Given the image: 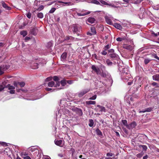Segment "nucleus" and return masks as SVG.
<instances>
[{
  "mask_svg": "<svg viewBox=\"0 0 159 159\" xmlns=\"http://www.w3.org/2000/svg\"><path fill=\"white\" fill-rule=\"evenodd\" d=\"M122 71L123 73V76L124 77V78L127 80H129L131 81L128 82V85H131L133 83V82L132 81V78L131 77L129 72L127 70V69L124 68L123 69Z\"/></svg>",
  "mask_w": 159,
  "mask_h": 159,
  "instance_id": "f257e3e1",
  "label": "nucleus"
},
{
  "mask_svg": "<svg viewBox=\"0 0 159 159\" xmlns=\"http://www.w3.org/2000/svg\"><path fill=\"white\" fill-rule=\"evenodd\" d=\"M72 31L74 33H76L78 35H79L81 32V27L78 25H74L72 26Z\"/></svg>",
  "mask_w": 159,
  "mask_h": 159,
  "instance_id": "f03ea898",
  "label": "nucleus"
},
{
  "mask_svg": "<svg viewBox=\"0 0 159 159\" xmlns=\"http://www.w3.org/2000/svg\"><path fill=\"white\" fill-rule=\"evenodd\" d=\"M10 66L8 65H2L0 66V75L4 73V71L9 68Z\"/></svg>",
  "mask_w": 159,
  "mask_h": 159,
  "instance_id": "7ed1b4c3",
  "label": "nucleus"
},
{
  "mask_svg": "<svg viewBox=\"0 0 159 159\" xmlns=\"http://www.w3.org/2000/svg\"><path fill=\"white\" fill-rule=\"evenodd\" d=\"M60 83V82H56V84H55L54 82L52 81L48 83V86L49 87H57L59 86Z\"/></svg>",
  "mask_w": 159,
  "mask_h": 159,
  "instance_id": "20e7f679",
  "label": "nucleus"
},
{
  "mask_svg": "<svg viewBox=\"0 0 159 159\" xmlns=\"http://www.w3.org/2000/svg\"><path fill=\"white\" fill-rule=\"evenodd\" d=\"M140 11H141L139 14V16L140 18L142 19L145 17L146 16V13L143 7H141L140 8Z\"/></svg>",
  "mask_w": 159,
  "mask_h": 159,
  "instance_id": "39448f33",
  "label": "nucleus"
},
{
  "mask_svg": "<svg viewBox=\"0 0 159 159\" xmlns=\"http://www.w3.org/2000/svg\"><path fill=\"white\" fill-rule=\"evenodd\" d=\"M97 107H97L95 109L97 111H99L102 112H106V109L105 107L99 105H97Z\"/></svg>",
  "mask_w": 159,
  "mask_h": 159,
  "instance_id": "423d86ee",
  "label": "nucleus"
},
{
  "mask_svg": "<svg viewBox=\"0 0 159 159\" xmlns=\"http://www.w3.org/2000/svg\"><path fill=\"white\" fill-rule=\"evenodd\" d=\"M89 90L88 89H84L80 91L78 93V96L79 97H82L84 95L89 92Z\"/></svg>",
  "mask_w": 159,
  "mask_h": 159,
  "instance_id": "0eeeda50",
  "label": "nucleus"
},
{
  "mask_svg": "<svg viewBox=\"0 0 159 159\" xmlns=\"http://www.w3.org/2000/svg\"><path fill=\"white\" fill-rule=\"evenodd\" d=\"M91 68L97 74L99 75L101 74L100 70L98 67L94 65H93Z\"/></svg>",
  "mask_w": 159,
  "mask_h": 159,
  "instance_id": "6e6552de",
  "label": "nucleus"
},
{
  "mask_svg": "<svg viewBox=\"0 0 159 159\" xmlns=\"http://www.w3.org/2000/svg\"><path fill=\"white\" fill-rule=\"evenodd\" d=\"M25 84L24 82H18L14 83V85L16 87H18V85H20L21 87H22L24 86Z\"/></svg>",
  "mask_w": 159,
  "mask_h": 159,
  "instance_id": "1a4fd4ad",
  "label": "nucleus"
},
{
  "mask_svg": "<svg viewBox=\"0 0 159 159\" xmlns=\"http://www.w3.org/2000/svg\"><path fill=\"white\" fill-rule=\"evenodd\" d=\"M153 107H150L146 108L142 111H139V113L143 112L144 113L146 112H150L153 109Z\"/></svg>",
  "mask_w": 159,
  "mask_h": 159,
  "instance_id": "9d476101",
  "label": "nucleus"
},
{
  "mask_svg": "<svg viewBox=\"0 0 159 159\" xmlns=\"http://www.w3.org/2000/svg\"><path fill=\"white\" fill-rule=\"evenodd\" d=\"M74 110L76 113L79 116L82 115L83 112L81 109L76 107L75 108Z\"/></svg>",
  "mask_w": 159,
  "mask_h": 159,
  "instance_id": "9b49d317",
  "label": "nucleus"
},
{
  "mask_svg": "<svg viewBox=\"0 0 159 159\" xmlns=\"http://www.w3.org/2000/svg\"><path fill=\"white\" fill-rule=\"evenodd\" d=\"M136 125V123L135 122L133 121L131 123L129 124L128 126V129H131L134 128Z\"/></svg>",
  "mask_w": 159,
  "mask_h": 159,
  "instance_id": "f8f14e48",
  "label": "nucleus"
},
{
  "mask_svg": "<svg viewBox=\"0 0 159 159\" xmlns=\"http://www.w3.org/2000/svg\"><path fill=\"white\" fill-rule=\"evenodd\" d=\"M105 19L106 22L108 24L111 25L112 24V22L111 19L110 17L106 16L105 17Z\"/></svg>",
  "mask_w": 159,
  "mask_h": 159,
  "instance_id": "ddd939ff",
  "label": "nucleus"
},
{
  "mask_svg": "<svg viewBox=\"0 0 159 159\" xmlns=\"http://www.w3.org/2000/svg\"><path fill=\"white\" fill-rule=\"evenodd\" d=\"M67 57V53L66 52H64L61 55V61H65L66 60Z\"/></svg>",
  "mask_w": 159,
  "mask_h": 159,
  "instance_id": "4468645a",
  "label": "nucleus"
},
{
  "mask_svg": "<svg viewBox=\"0 0 159 159\" xmlns=\"http://www.w3.org/2000/svg\"><path fill=\"white\" fill-rule=\"evenodd\" d=\"M87 22L93 24L95 22L96 20L93 17H89L88 19Z\"/></svg>",
  "mask_w": 159,
  "mask_h": 159,
  "instance_id": "2eb2a0df",
  "label": "nucleus"
},
{
  "mask_svg": "<svg viewBox=\"0 0 159 159\" xmlns=\"http://www.w3.org/2000/svg\"><path fill=\"white\" fill-rule=\"evenodd\" d=\"M152 79L154 80L159 82V74H157L153 75Z\"/></svg>",
  "mask_w": 159,
  "mask_h": 159,
  "instance_id": "dca6fc26",
  "label": "nucleus"
},
{
  "mask_svg": "<svg viewBox=\"0 0 159 159\" xmlns=\"http://www.w3.org/2000/svg\"><path fill=\"white\" fill-rule=\"evenodd\" d=\"M91 33H90L89 32H88L87 34L89 35L90 34V35H92L93 34H96V32L95 29L94 27H92L91 28Z\"/></svg>",
  "mask_w": 159,
  "mask_h": 159,
  "instance_id": "f3484780",
  "label": "nucleus"
},
{
  "mask_svg": "<svg viewBox=\"0 0 159 159\" xmlns=\"http://www.w3.org/2000/svg\"><path fill=\"white\" fill-rule=\"evenodd\" d=\"M113 26L116 29L119 30L122 29V27L121 25L117 23H115L113 24Z\"/></svg>",
  "mask_w": 159,
  "mask_h": 159,
  "instance_id": "a211bd4d",
  "label": "nucleus"
},
{
  "mask_svg": "<svg viewBox=\"0 0 159 159\" xmlns=\"http://www.w3.org/2000/svg\"><path fill=\"white\" fill-rule=\"evenodd\" d=\"M123 47L124 48L130 51L132 50L133 49V47L130 45L125 44L124 45Z\"/></svg>",
  "mask_w": 159,
  "mask_h": 159,
  "instance_id": "6ab92c4d",
  "label": "nucleus"
},
{
  "mask_svg": "<svg viewBox=\"0 0 159 159\" xmlns=\"http://www.w3.org/2000/svg\"><path fill=\"white\" fill-rule=\"evenodd\" d=\"M58 3H62L65 4L67 6L71 5L72 4L70 2H64L62 1H58L57 2L55 3V5H58Z\"/></svg>",
  "mask_w": 159,
  "mask_h": 159,
  "instance_id": "aec40b11",
  "label": "nucleus"
},
{
  "mask_svg": "<svg viewBox=\"0 0 159 159\" xmlns=\"http://www.w3.org/2000/svg\"><path fill=\"white\" fill-rule=\"evenodd\" d=\"M38 31V29L36 28H33L31 30V33L34 35H36Z\"/></svg>",
  "mask_w": 159,
  "mask_h": 159,
  "instance_id": "412c9836",
  "label": "nucleus"
},
{
  "mask_svg": "<svg viewBox=\"0 0 159 159\" xmlns=\"http://www.w3.org/2000/svg\"><path fill=\"white\" fill-rule=\"evenodd\" d=\"M2 4L3 7L6 9L8 10H10L11 9V8L8 6L7 5L3 2H2Z\"/></svg>",
  "mask_w": 159,
  "mask_h": 159,
  "instance_id": "4be33fe9",
  "label": "nucleus"
},
{
  "mask_svg": "<svg viewBox=\"0 0 159 159\" xmlns=\"http://www.w3.org/2000/svg\"><path fill=\"white\" fill-rule=\"evenodd\" d=\"M62 142V141L61 140L56 141L55 140L54 141L55 143V144L60 146H61Z\"/></svg>",
  "mask_w": 159,
  "mask_h": 159,
  "instance_id": "5701e85b",
  "label": "nucleus"
},
{
  "mask_svg": "<svg viewBox=\"0 0 159 159\" xmlns=\"http://www.w3.org/2000/svg\"><path fill=\"white\" fill-rule=\"evenodd\" d=\"M90 13V11H88L87 13H80L79 12H77V15L79 16H84L86 15H88Z\"/></svg>",
  "mask_w": 159,
  "mask_h": 159,
  "instance_id": "b1692460",
  "label": "nucleus"
},
{
  "mask_svg": "<svg viewBox=\"0 0 159 159\" xmlns=\"http://www.w3.org/2000/svg\"><path fill=\"white\" fill-rule=\"evenodd\" d=\"M110 56L112 58H118V56L117 54L113 53L110 54Z\"/></svg>",
  "mask_w": 159,
  "mask_h": 159,
  "instance_id": "393cba45",
  "label": "nucleus"
},
{
  "mask_svg": "<svg viewBox=\"0 0 159 159\" xmlns=\"http://www.w3.org/2000/svg\"><path fill=\"white\" fill-rule=\"evenodd\" d=\"M151 84L155 88H159V84L158 83L153 82Z\"/></svg>",
  "mask_w": 159,
  "mask_h": 159,
  "instance_id": "a878e982",
  "label": "nucleus"
},
{
  "mask_svg": "<svg viewBox=\"0 0 159 159\" xmlns=\"http://www.w3.org/2000/svg\"><path fill=\"white\" fill-rule=\"evenodd\" d=\"M96 132L97 135L101 137L102 135V133L101 131L98 129H96Z\"/></svg>",
  "mask_w": 159,
  "mask_h": 159,
  "instance_id": "bb28decb",
  "label": "nucleus"
},
{
  "mask_svg": "<svg viewBox=\"0 0 159 159\" xmlns=\"http://www.w3.org/2000/svg\"><path fill=\"white\" fill-rule=\"evenodd\" d=\"M86 103L88 105L95 104L96 103V102L95 101H86Z\"/></svg>",
  "mask_w": 159,
  "mask_h": 159,
  "instance_id": "cd10ccee",
  "label": "nucleus"
},
{
  "mask_svg": "<svg viewBox=\"0 0 159 159\" xmlns=\"http://www.w3.org/2000/svg\"><path fill=\"white\" fill-rule=\"evenodd\" d=\"M122 123L128 129V126L129 125H128L127 122L126 120H122Z\"/></svg>",
  "mask_w": 159,
  "mask_h": 159,
  "instance_id": "c85d7f7f",
  "label": "nucleus"
},
{
  "mask_svg": "<svg viewBox=\"0 0 159 159\" xmlns=\"http://www.w3.org/2000/svg\"><path fill=\"white\" fill-rule=\"evenodd\" d=\"M74 39V38H73L72 37L69 36H67L65 37V40H72Z\"/></svg>",
  "mask_w": 159,
  "mask_h": 159,
  "instance_id": "c756f323",
  "label": "nucleus"
},
{
  "mask_svg": "<svg viewBox=\"0 0 159 159\" xmlns=\"http://www.w3.org/2000/svg\"><path fill=\"white\" fill-rule=\"evenodd\" d=\"M31 68L33 69H35L38 68V63H35L31 66Z\"/></svg>",
  "mask_w": 159,
  "mask_h": 159,
  "instance_id": "7c9ffc66",
  "label": "nucleus"
},
{
  "mask_svg": "<svg viewBox=\"0 0 159 159\" xmlns=\"http://www.w3.org/2000/svg\"><path fill=\"white\" fill-rule=\"evenodd\" d=\"M94 124L93 121L92 119H90L89 120V125L90 127H92L93 126Z\"/></svg>",
  "mask_w": 159,
  "mask_h": 159,
  "instance_id": "2f4dec72",
  "label": "nucleus"
},
{
  "mask_svg": "<svg viewBox=\"0 0 159 159\" xmlns=\"http://www.w3.org/2000/svg\"><path fill=\"white\" fill-rule=\"evenodd\" d=\"M3 53H2L0 55V62H2L5 59V57L3 56Z\"/></svg>",
  "mask_w": 159,
  "mask_h": 159,
  "instance_id": "473e14b6",
  "label": "nucleus"
},
{
  "mask_svg": "<svg viewBox=\"0 0 159 159\" xmlns=\"http://www.w3.org/2000/svg\"><path fill=\"white\" fill-rule=\"evenodd\" d=\"M107 5H108L109 6V7H110L114 8L117 7L116 6H115V5H114V4H112L111 3H108V4H107Z\"/></svg>",
  "mask_w": 159,
  "mask_h": 159,
  "instance_id": "72a5a7b5",
  "label": "nucleus"
},
{
  "mask_svg": "<svg viewBox=\"0 0 159 159\" xmlns=\"http://www.w3.org/2000/svg\"><path fill=\"white\" fill-rule=\"evenodd\" d=\"M20 34L22 35L23 37H25L27 34V32L23 30L20 32Z\"/></svg>",
  "mask_w": 159,
  "mask_h": 159,
  "instance_id": "f704fd0d",
  "label": "nucleus"
},
{
  "mask_svg": "<svg viewBox=\"0 0 159 159\" xmlns=\"http://www.w3.org/2000/svg\"><path fill=\"white\" fill-rule=\"evenodd\" d=\"M98 84L99 86L100 87V88L104 87L105 85L104 83H103V82H102L101 81H100Z\"/></svg>",
  "mask_w": 159,
  "mask_h": 159,
  "instance_id": "c9c22d12",
  "label": "nucleus"
},
{
  "mask_svg": "<svg viewBox=\"0 0 159 159\" xmlns=\"http://www.w3.org/2000/svg\"><path fill=\"white\" fill-rule=\"evenodd\" d=\"M106 63L108 66H111L112 65V62L109 60L107 59L106 61Z\"/></svg>",
  "mask_w": 159,
  "mask_h": 159,
  "instance_id": "e433bc0d",
  "label": "nucleus"
},
{
  "mask_svg": "<svg viewBox=\"0 0 159 159\" xmlns=\"http://www.w3.org/2000/svg\"><path fill=\"white\" fill-rule=\"evenodd\" d=\"M43 14L41 12L37 14V16L40 18H42L43 17Z\"/></svg>",
  "mask_w": 159,
  "mask_h": 159,
  "instance_id": "4c0bfd02",
  "label": "nucleus"
},
{
  "mask_svg": "<svg viewBox=\"0 0 159 159\" xmlns=\"http://www.w3.org/2000/svg\"><path fill=\"white\" fill-rule=\"evenodd\" d=\"M66 81L65 80H62L61 81L60 83L61 85L62 86H64L66 85Z\"/></svg>",
  "mask_w": 159,
  "mask_h": 159,
  "instance_id": "58836bf2",
  "label": "nucleus"
},
{
  "mask_svg": "<svg viewBox=\"0 0 159 159\" xmlns=\"http://www.w3.org/2000/svg\"><path fill=\"white\" fill-rule=\"evenodd\" d=\"M92 2L93 3L97 5H98L100 4V2L97 0H92Z\"/></svg>",
  "mask_w": 159,
  "mask_h": 159,
  "instance_id": "ea45409f",
  "label": "nucleus"
},
{
  "mask_svg": "<svg viewBox=\"0 0 159 159\" xmlns=\"http://www.w3.org/2000/svg\"><path fill=\"white\" fill-rule=\"evenodd\" d=\"M141 146L142 147L143 150V151H146L147 149V147L146 146L144 145H141Z\"/></svg>",
  "mask_w": 159,
  "mask_h": 159,
  "instance_id": "a19ab883",
  "label": "nucleus"
},
{
  "mask_svg": "<svg viewBox=\"0 0 159 159\" xmlns=\"http://www.w3.org/2000/svg\"><path fill=\"white\" fill-rule=\"evenodd\" d=\"M52 43L50 42H48V43L47 45V47L48 48H50L51 47H52Z\"/></svg>",
  "mask_w": 159,
  "mask_h": 159,
  "instance_id": "79ce46f5",
  "label": "nucleus"
},
{
  "mask_svg": "<svg viewBox=\"0 0 159 159\" xmlns=\"http://www.w3.org/2000/svg\"><path fill=\"white\" fill-rule=\"evenodd\" d=\"M153 8L154 10H159V5H157L156 6H153Z\"/></svg>",
  "mask_w": 159,
  "mask_h": 159,
  "instance_id": "37998d69",
  "label": "nucleus"
},
{
  "mask_svg": "<svg viewBox=\"0 0 159 159\" xmlns=\"http://www.w3.org/2000/svg\"><path fill=\"white\" fill-rule=\"evenodd\" d=\"M58 79H59L58 78L57 76H54V77L53 78V80L55 81V82H56L55 84H56V82H59L58 81Z\"/></svg>",
  "mask_w": 159,
  "mask_h": 159,
  "instance_id": "c03bdc74",
  "label": "nucleus"
},
{
  "mask_svg": "<svg viewBox=\"0 0 159 159\" xmlns=\"http://www.w3.org/2000/svg\"><path fill=\"white\" fill-rule=\"evenodd\" d=\"M143 152H141L137 155V157L139 158L141 157L143 155Z\"/></svg>",
  "mask_w": 159,
  "mask_h": 159,
  "instance_id": "a18cd8bd",
  "label": "nucleus"
},
{
  "mask_svg": "<svg viewBox=\"0 0 159 159\" xmlns=\"http://www.w3.org/2000/svg\"><path fill=\"white\" fill-rule=\"evenodd\" d=\"M97 98V95H95L92 97H90L89 99L90 100H95Z\"/></svg>",
  "mask_w": 159,
  "mask_h": 159,
  "instance_id": "49530a36",
  "label": "nucleus"
},
{
  "mask_svg": "<svg viewBox=\"0 0 159 159\" xmlns=\"http://www.w3.org/2000/svg\"><path fill=\"white\" fill-rule=\"evenodd\" d=\"M61 110H59L58 111V113H56V116H59V117H61Z\"/></svg>",
  "mask_w": 159,
  "mask_h": 159,
  "instance_id": "de8ad7c7",
  "label": "nucleus"
},
{
  "mask_svg": "<svg viewBox=\"0 0 159 159\" xmlns=\"http://www.w3.org/2000/svg\"><path fill=\"white\" fill-rule=\"evenodd\" d=\"M110 47V45L109 44H107L105 46L104 49L105 50H107Z\"/></svg>",
  "mask_w": 159,
  "mask_h": 159,
  "instance_id": "09e8293b",
  "label": "nucleus"
},
{
  "mask_svg": "<svg viewBox=\"0 0 159 159\" xmlns=\"http://www.w3.org/2000/svg\"><path fill=\"white\" fill-rule=\"evenodd\" d=\"M56 10V8H52L51 10L49 11V13H53Z\"/></svg>",
  "mask_w": 159,
  "mask_h": 159,
  "instance_id": "8fccbe9b",
  "label": "nucleus"
},
{
  "mask_svg": "<svg viewBox=\"0 0 159 159\" xmlns=\"http://www.w3.org/2000/svg\"><path fill=\"white\" fill-rule=\"evenodd\" d=\"M114 155V154L111 152H108L107 154V157H112Z\"/></svg>",
  "mask_w": 159,
  "mask_h": 159,
  "instance_id": "3c124183",
  "label": "nucleus"
},
{
  "mask_svg": "<svg viewBox=\"0 0 159 159\" xmlns=\"http://www.w3.org/2000/svg\"><path fill=\"white\" fill-rule=\"evenodd\" d=\"M123 39V38L120 37H118L116 39V40L118 42L122 41Z\"/></svg>",
  "mask_w": 159,
  "mask_h": 159,
  "instance_id": "603ef678",
  "label": "nucleus"
},
{
  "mask_svg": "<svg viewBox=\"0 0 159 159\" xmlns=\"http://www.w3.org/2000/svg\"><path fill=\"white\" fill-rule=\"evenodd\" d=\"M150 60L148 59H145L144 60V63L145 64H147L148 63L150 62Z\"/></svg>",
  "mask_w": 159,
  "mask_h": 159,
  "instance_id": "864d4df0",
  "label": "nucleus"
},
{
  "mask_svg": "<svg viewBox=\"0 0 159 159\" xmlns=\"http://www.w3.org/2000/svg\"><path fill=\"white\" fill-rule=\"evenodd\" d=\"M26 15L28 18L30 19L31 18V14L30 12L27 13L26 14Z\"/></svg>",
  "mask_w": 159,
  "mask_h": 159,
  "instance_id": "5fc2aeb1",
  "label": "nucleus"
},
{
  "mask_svg": "<svg viewBox=\"0 0 159 159\" xmlns=\"http://www.w3.org/2000/svg\"><path fill=\"white\" fill-rule=\"evenodd\" d=\"M46 90L48 91H50L51 92L53 91L54 90V89H52L51 88H46Z\"/></svg>",
  "mask_w": 159,
  "mask_h": 159,
  "instance_id": "6e6d98bb",
  "label": "nucleus"
},
{
  "mask_svg": "<svg viewBox=\"0 0 159 159\" xmlns=\"http://www.w3.org/2000/svg\"><path fill=\"white\" fill-rule=\"evenodd\" d=\"M100 2L102 4H104V5H107V4H108V3H107L103 0H101Z\"/></svg>",
  "mask_w": 159,
  "mask_h": 159,
  "instance_id": "4d7b16f0",
  "label": "nucleus"
},
{
  "mask_svg": "<svg viewBox=\"0 0 159 159\" xmlns=\"http://www.w3.org/2000/svg\"><path fill=\"white\" fill-rule=\"evenodd\" d=\"M8 87H9L8 89L9 90H13L15 89V87L13 86H10V85H8Z\"/></svg>",
  "mask_w": 159,
  "mask_h": 159,
  "instance_id": "13d9d810",
  "label": "nucleus"
},
{
  "mask_svg": "<svg viewBox=\"0 0 159 159\" xmlns=\"http://www.w3.org/2000/svg\"><path fill=\"white\" fill-rule=\"evenodd\" d=\"M106 50H104L102 51L101 52V54L104 55H106L107 54V52H106Z\"/></svg>",
  "mask_w": 159,
  "mask_h": 159,
  "instance_id": "bf43d9fd",
  "label": "nucleus"
},
{
  "mask_svg": "<svg viewBox=\"0 0 159 159\" xmlns=\"http://www.w3.org/2000/svg\"><path fill=\"white\" fill-rule=\"evenodd\" d=\"M100 68L102 71L104 70H105V67L103 65H100Z\"/></svg>",
  "mask_w": 159,
  "mask_h": 159,
  "instance_id": "052dcab7",
  "label": "nucleus"
},
{
  "mask_svg": "<svg viewBox=\"0 0 159 159\" xmlns=\"http://www.w3.org/2000/svg\"><path fill=\"white\" fill-rule=\"evenodd\" d=\"M152 36H154L155 37H157V36H158V33H155L154 32H152Z\"/></svg>",
  "mask_w": 159,
  "mask_h": 159,
  "instance_id": "680f3d73",
  "label": "nucleus"
},
{
  "mask_svg": "<svg viewBox=\"0 0 159 159\" xmlns=\"http://www.w3.org/2000/svg\"><path fill=\"white\" fill-rule=\"evenodd\" d=\"M100 74H101V76L104 77H105L106 76V73L105 72H102Z\"/></svg>",
  "mask_w": 159,
  "mask_h": 159,
  "instance_id": "e2e57ef3",
  "label": "nucleus"
},
{
  "mask_svg": "<svg viewBox=\"0 0 159 159\" xmlns=\"http://www.w3.org/2000/svg\"><path fill=\"white\" fill-rule=\"evenodd\" d=\"M153 57L158 60H159V57L155 54L153 55Z\"/></svg>",
  "mask_w": 159,
  "mask_h": 159,
  "instance_id": "0e129e2a",
  "label": "nucleus"
},
{
  "mask_svg": "<svg viewBox=\"0 0 159 159\" xmlns=\"http://www.w3.org/2000/svg\"><path fill=\"white\" fill-rule=\"evenodd\" d=\"M44 8V7L43 5H41L39 7V8H38V9H39V10H42Z\"/></svg>",
  "mask_w": 159,
  "mask_h": 159,
  "instance_id": "69168bd1",
  "label": "nucleus"
},
{
  "mask_svg": "<svg viewBox=\"0 0 159 159\" xmlns=\"http://www.w3.org/2000/svg\"><path fill=\"white\" fill-rule=\"evenodd\" d=\"M52 80V78L51 77H48L45 80L46 81H49Z\"/></svg>",
  "mask_w": 159,
  "mask_h": 159,
  "instance_id": "338daca9",
  "label": "nucleus"
},
{
  "mask_svg": "<svg viewBox=\"0 0 159 159\" xmlns=\"http://www.w3.org/2000/svg\"><path fill=\"white\" fill-rule=\"evenodd\" d=\"M23 158L24 159H31L30 157L28 156H26L25 157H23Z\"/></svg>",
  "mask_w": 159,
  "mask_h": 159,
  "instance_id": "774afa93",
  "label": "nucleus"
}]
</instances>
